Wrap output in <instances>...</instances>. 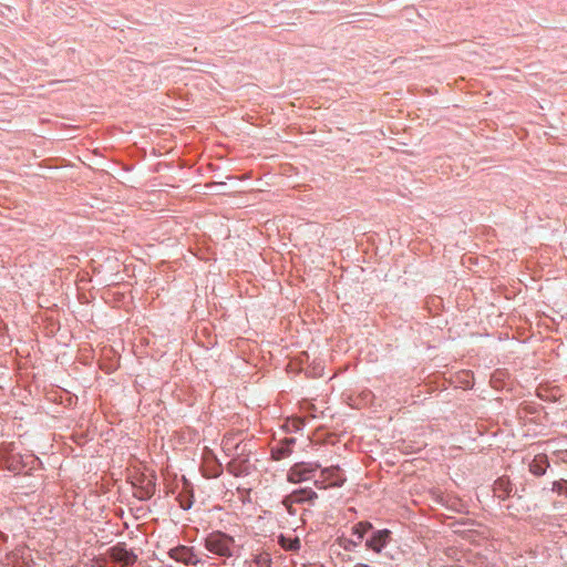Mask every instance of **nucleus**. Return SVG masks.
<instances>
[{
  "instance_id": "1",
  "label": "nucleus",
  "mask_w": 567,
  "mask_h": 567,
  "mask_svg": "<svg viewBox=\"0 0 567 567\" xmlns=\"http://www.w3.org/2000/svg\"><path fill=\"white\" fill-rule=\"evenodd\" d=\"M233 540L224 534H213L206 539V548L219 556H231Z\"/></svg>"
},
{
  "instance_id": "2",
  "label": "nucleus",
  "mask_w": 567,
  "mask_h": 567,
  "mask_svg": "<svg viewBox=\"0 0 567 567\" xmlns=\"http://www.w3.org/2000/svg\"><path fill=\"white\" fill-rule=\"evenodd\" d=\"M313 471L312 465L300 463L296 464L288 474V480L292 483H299L310 477V473Z\"/></svg>"
},
{
  "instance_id": "3",
  "label": "nucleus",
  "mask_w": 567,
  "mask_h": 567,
  "mask_svg": "<svg viewBox=\"0 0 567 567\" xmlns=\"http://www.w3.org/2000/svg\"><path fill=\"white\" fill-rule=\"evenodd\" d=\"M390 538V530L381 529L378 530L371 539L367 542V546L375 553H380L382 548L388 544Z\"/></svg>"
},
{
  "instance_id": "4",
  "label": "nucleus",
  "mask_w": 567,
  "mask_h": 567,
  "mask_svg": "<svg viewBox=\"0 0 567 567\" xmlns=\"http://www.w3.org/2000/svg\"><path fill=\"white\" fill-rule=\"evenodd\" d=\"M321 475L323 478L321 483H327V485H331V486L341 485L342 482L344 481V478L340 474L339 468H337V467L324 468L322 471Z\"/></svg>"
},
{
  "instance_id": "5",
  "label": "nucleus",
  "mask_w": 567,
  "mask_h": 567,
  "mask_svg": "<svg viewBox=\"0 0 567 567\" xmlns=\"http://www.w3.org/2000/svg\"><path fill=\"white\" fill-rule=\"evenodd\" d=\"M169 556L176 561H182L186 565L193 561V554L190 549L185 546L172 548Z\"/></svg>"
},
{
  "instance_id": "6",
  "label": "nucleus",
  "mask_w": 567,
  "mask_h": 567,
  "mask_svg": "<svg viewBox=\"0 0 567 567\" xmlns=\"http://www.w3.org/2000/svg\"><path fill=\"white\" fill-rule=\"evenodd\" d=\"M316 494L311 491H306V489L297 491V492H293L290 496H288L286 498L285 504L288 505L291 503H301L307 499H311Z\"/></svg>"
},
{
  "instance_id": "7",
  "label": "nucleus",
  "mask_w": 567,
  "mask_h": 567,
  "mask_svg": "<svg viewBox=\"0 0 567 567\" xmlns=\"http://www.w3.org/2000/svg\"><path fill=\"white\" fill-rule=\"evenodd\" d=\"M530 472L535 475H543L546 470V456L537 455L529 465Z\"/></svg>"
},
{
  "instance_id": "8",
  "label": "nucleus",
  "mask_w": 567,
  "mask_h": 567,
  "mask_svg": "<svg viewBox=\"0 0 567 567\" xmlns=\"http://www.w3.org/2000/svg\"><path fill=\"white\" fill-rule=\"evenodd\" d=\"M372 527L370 523H359L353 527V534L358 537V540L361 542L367 534V532Z\"/></svg>"
},
{
  "instance_id": "9",
  "label": "nucleus",
  "mask_w": 567,
  "mask_h": 567,
  "mask_svg": "<svg viewBox=\"0 0 567 567\" xmlns=\"http://www.w3.org/2000/svg\"><path fill=\"white\" fill-rule=\"evenodd\" d=\"M280 544L284 548L289 550H297L300 547V540L298 538H286L281 536Z\"/></svg>"
},
{
  "instance_id": "10",
  "label": "nucleus",
  "mask_w": 567,
  "mask_h": 567,
  "mask_svg": "<svg viewBox=\"0 0 567 567\" xmlns=\"http://www.w3.org/2000/svg\"><path fill=\"white\" fill-rule=\"evenodd\" d=\"M353 567H370V566H368V565H365V564H357V565H355V566H353Z\"/></svg>"
},
{
  "instance_id": "11",
  "label": "nucleus",
  "mask_w": 567,
  "mask_h": 567,
  "mask_svg": "<svg viewBox=\"0 0 567 567\" xmlns=\"http://www.w3.org/2000/svg\"><path fill=\"white\" fill-rule=\"evenodd\" d=\"M359 543H360V542L358 540V538H357V539H354V542H353V544H354V545H358Z\"/></svg>"
}]
</instances>
